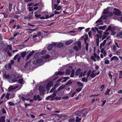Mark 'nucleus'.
I'll use <instances>...</instances> for the list:
<instances>
[{"label":"nucleus","instance_id":"f257e3e1","mask_svg":"<svg viewBox=\"0 0 122 122\" xmlns=\"http://www.w3.org/2000/svg\"><path fill=\"white\" fill-rule=\"evenodd\" d=\"M69 79V77H62L61 78H60L57 81L55 85L54 86L56 88L57 87L61 85L59 82L62 81H61V82L63 83L66 81L67 80Z\"/></svg>","mask_w":122,"mask_h":122},{"label":"nucleus","instance_id":"f03ea898","mask_svg":"<svg viewBox=\"0 0 122 122\" xmlns=\"http://www.w3.org/2000/svg\"><path fill=\"white\" fill-rule=\"evenodd\" d=\"M65 87V85L61 86L56 91V94L58 95H59L62 93L64 91L63 90V89Z\"/></svg>","mask_w":122,"mask_h":122},{"label":"nucleus","instance_id":"7ed1b4c3","mask_svg":"<svg viewBox=\"0 0 122 122\" xmlns=\"http://www.w3.org/2000/svg\"><path fill=\"white\" fill-rule=\"evenodd\" d=\"M15 77H5L6 79H7L10 83H12L16 81V80Z\"/></svg>","mask_w":122,"mask_h":122},{"label":"nucleus","instance_id":"20e7f679","mask_svg":"<svg viewBox=\"0 0 122 122\" xmlns=\"http://www.w3.org/2000/svg\"><path fill=\"white\" fill-rule=\"evenodd\" d=\"M45 87H43L42 86H40L39 87V90L41 95H43L44 93L45 92Z\"/></svg>","mask_w":122,"mask_h":122},{"label":"nucleus","instance_id":"39448f33","mask_svg":"<svg viewBox=\"0 0 122 122\" xmlns=\"http://www.w3.org/2000/svg\"><path fill=\"white\" fill-rule=\"evenodd\" d=\"M114 10L116 11L113 12V13L116 15L119 16L121 14V12L118 9L116 8H114Z\"/></svg>","mask_w":122,"mask_h":122},{"label":"nucleus","instance_id":"423d86ee","mask_svg":"<svg viewBox=\"0 0 122 122\" xmlns=\"http://www.w3.org/2000/svg\"><path fill=\"white\" fill-rule=\"evenodd\" d=\"M56 91H55L52 94L47 97L46 98V100H51V99H50V98H53L55 97L56 95Z\"/></svg>","mask_w":122,"mask_h":122},{"label":"nucleus","instance_id":"0eeeda50","mask_svg":"<svg viewBox=\"0 0 122 122\" xmlns=\"http://www.w3.org/2000/svg\"><path fill=\"white\" fill-rule=\"evenodd\" d=\"M18 87V85H16V86H11L9 87L8 88V91L9 92H10L13 90L14 89H16Z\"/></svg>","mask_w":122,"mask_h":122},{"label":"nucleus","instance_id":"6e6552de","mask_svg":"<svg viewBox=\"0 0 122 122\" xmlns=\"http://www.w3.org/2000/svg\"><path fill=\"white\" fill-rule=\"evenodd\" d=\"M34 100H38L39 101H41L42 100L41 98L40 97L39 95L34 96Z\"/></svg>","mask_w":122,"mask_h":122},{"label":"nucleus","instance_id":"1a4fd4ad","mask_svg":"<svg viewBox=\"0 0 122 122\" xmlns=\"http://www.w3.org/2000/svg\"><path fill=\"white\" fill-rule=\"evenodd\" d=\"M81 69L79 68L77 69L75 72V75L76 76H78L81 73Z\"/></svg>","mask_w":122,"mask_h":122},{"label":"nucleus","instance_id":"9d476101","mask_svg":"<svg viewBox=\"0 0 122 122\" xmlns=\"http://www.w3.org/2000/svg\"><path fill=\"white\" fill-rule=\"evenodd\" d=\"M34 51L32 50L29 54L26 57V61H27L28 60L30 57L34 53Z\"/></svg>","mask_w":122,"mask_h":122},{"label":"nucleus","instance_id":"9b49d317","mask_svg":"<svg viewBox=\"0 0 122 122\" xmlns=\"http://www.w3.org/2000/svg\"><path fill=\"white\" fill-rule=\"evenodd\" d=\"M34 51L32 50L29 54L26 57V61H27L28 60L30 57L34 53Z\"/></svg>","mask_w":122,"mask_h":122},{"label":"nucleus","instance_id":"f8f14e48","mask_svg":"<svg viewBox=\"0 0 122 122\" xmlns=\"http://www.w3.org/2000/svg\"><path fill=\"white\" fill-rule=\"evenodd\" d=\"M34 51L32 50L29 54L26 57V61H27L28 60L30 57L34 53Z\"/></svg>","mask_w":122,"mask_h":122},{"label":"nucleus","instance_id":"ddd939ff","mask_svg":"<svg viewBox=\"0 0 122 122\" xmlns=\"http://www.w3.org/2000/svg\"><path fill=\"white\" fill-rule=\"evenodd\" d=\"M96 71L95 70H93L92 71L91 74L90 76H95L96 75H98L99 73L100 72H99L98 73H96Z\"/></svg>","mask_w":122,"mask_h":122},{"label":"nucleus","instance_id":"4468645a","mask_svg":"<svg viewBox=\"0 0 122 122\" xmlns=\"http://www.w3.org/2000/svg\"><path fill=\"white\" fill-rule=\"evenodd\" d=\"M57 4H55L54 5V8L55 9H56L57 10H59L61 8V6H58Z\"/></svg>","mask_w":122,"mask_h":122},{"label":"nucleus","instance_id":"2eb2a0df","mask_svg":"<svg viewBox=\"0 0 122 122\" xmlns=\"http://www.w3.org/2000/svg\"><path fill=\"white\" fill-rule=\"evenodd\" d=\"M109 8H107L106 9H105L102 12V14H107L109 13V11L108 10Z\"/></svg>","mask_w":122,"mask_h":122},{"label":"nucleus","instance_id":"dca6fc26","mask_svg":"<svg viewBox=\"0 0 122 122\" xmlns=\"http://www.w3.org/2000/svg\"><path fill=\"white\" fill-rule=\"evenodd\" d=\"M53 45L52 44H50L48 45L47 49L48 51H50L53 48Z\"/></svg>","mask_w":122,"mask_h":122},{"label":"nucleus","instance_id":"f3484780","mask_svg":"<svg viewBox=\"0 0 122 122\" xmlns=\"http://www.w3.org/2000/svg\"><path fill=\"white\" fill-rule=\"evenodd\" d=\"M65 72H61V71H59L58 72H56L55 73V75L56 76L58 75H62L64 74Z\"/></svg>","mask_w":122,"mask_h":122},{"label":"nucleus","instance_id":"a211bd4d","mask_svg":"<svg viewBox=\"0 0 122 122\" xmlns=\"http://www.w3.org/2000/svg\"><path fill=\"white\" fill-rule=\"evenodd\" d=\"M111 61H113L116 60L117 61H118L119 58L116 56H114L112 57L111 59Z\"/></svg>","mask_w":122,"mask_h":122},{"label":"nucleus","instance_id":"6ab92c4d","mask_svg":"<svg viewBox=\"0 0 122 122\" xmlns=\"http://www.w3.org/2000/svg\"><path fill=\"white\" fill-rule=\"evenodd\" d=\"M73 40L72 39H71L70 40L66 41L65 43V44L66 45H69L71 44L73 41Z\"/></svg>","mask_w":122,"mask_h":122},{"label":"nucleus","instance_id":"aec40b11","mask_svg":"<svg viewBox=\"0 0 122 122\" xmlns=\"http://www.w3.org/2000/svg\"><path fill=\"white\" fill-rule=\"evenodd\" d=\"M33 12L30 13L28 15V17L29 19H33L34 18L33 17Z\"/></svg>","mask_w":122,"mask_h":122},{"label":"nucleus","instance_id":"412c9836","mask_svg":"<svg viewBox=\"0 0 122 122\" xmlns=\"http://www.w3.org/2000/svg\"><path fill=\"white\" fill-rule=\"evenodd\" d=\"M63 46V44L62 43H59L57 45V47L59 48L62 47Z\"/></svg>","mask_w":122,"mask_h":122},{"label":"nucleus","instance_id":"4be33fe9","mask_svg":"<svg viewBox=\"0 0 122 122\" xmlns=\"http://www.w3.org/2000/svg\"><path fill=\"white\" fill-rule=\"evenodd\" d=\"M5 116H2L1 118H0V122H5Z\"/></svg>","mask_w":122,"mask_h":122},{"label":"nucleus","instance_id":"5701e85b","mask_svg":"<svg viewBox=\"0 0 122 122\" xmlns=\"http://www.w3.org/2000/svg\"><path fill=\"white\" fill-rule=\"evenodd\" d=\"M71 73V70L69 69H66V70L65 74L66 75H69Z\"/></svg>","mask_w":122,"mask_h":122},{"label":"nucleus","instance_id":"b1692460","mask_svg":"<svg viewBox=\"0 0 122 122\" xmlns=\"http://www.w3.org/2000/svg\"><path fill=\"white\" fill-rule=\"evenodd\" d=\"M31 61L29 60L25 64V67H27L28 66L30 65L31 63Z\"/></svg>","mask_w":122,"mask_h":122},{"label":"nucleus","instance_id":"393cba45","mask_svg":"<svg viewBox=\"0 0 122 122\" xmlns=\"http://www.w3.org/2000/svg\"><path fill=\"white\" fill-rule=\"evenodd\" d=\"M38 64L42 63L43 61V59L42 58H38L37 59Z\"/></svg>","mask_w":122,"mask_h":122},{"label":"nucleus","instance_id":"a878e982","mask_svg":"<svg viewBox=\"0 0 122 122\" xmlns=\"http://www.w3.org/2000/svg\"><path fill=\"white\" fill-rule=\"evenodd\" d=\"M87 71H85L83 74V72H81V73L79 75V76H82V75L83 76H84L85 75V74L86 73Z\"/></svg>","mask_w":122,"mask_h":122},{"label":"nucleus","instance_id":"bb28decb","mask_svg":"<svg viewBox=\"0 0 122 122\" xmlns=\"http://www.w3.org/2000/svg\"><path fill=\"white\" fill-rule=\"evenodd\" d=\"M87 77H84L83 78H82V81L84 82H87Z\"/></svg>","mask_w":122,"mask_h":122},{"label":"nucleus","instance_id":"cd10ccee","mask_svg":"<svg viewBox=\"0 0 122 122\" xmlns=\"http://www.w3.org/2000/svg\"><path fill=\"white\" fill-rule=\"evenodd\" d=\"M26 52L24 51L22 52L21 54V56L22 58L24 57L26 55Z\"/></svg>","mask_w":122,"mask_h":122},{"label":"nucleus","instance_id":"c85d7f7f","mask_svg":"<svg viewBox=\"0 0 122 122\" xmlns=\"http://www.w3.org/2000/svg\"><path fill=\"white\" fill-rule=\"evenodd\" d=\"M77 84L78 86H80L83 87V84L82 83L80 82H77Z\"/></svg>","mask_w":122,"mask_h":122},{"label":"nucleus","instance_id":"c756f323","mask_svg":"<svg viewBox=\"0 0 122 122\" xmlns=\"http://www.w3.org/2000/svg\"><path fill=\"white\" fill-rule=\"evenodd\" d=\"M12 5V4L9 3V11H10L11 10Z\"/></svg>","mask_w":122,"mask_h":122},{"label":"nucleus","instance_id":"7c9ffc66","mask_svg":"<svg viewBox=\"0 0 122 122\" xmlns=\"http://www.w3.org/2000/svg\"><path fill=\"white\" fill-rule=\"evenodd\" d=\"M108 17L107 15H103L101 16V18H102L103 20H105L107 19Z\"/></svg>","mask_w":122,"mask_h":122},{"label":"nucleus","instance_id":"2f4dec72","mask_svg":"<svg viewBox=\"0 0 122 122\" xmlns=\"http://www.w3.org/2000/svg\"><path fill=\"white\" fill-rule=\"evenodd\" d=\"M16 81H17V82L20 84H22L23 83V80L22 79H19L18 80H16Z\"/></svg>","mask_w":122,"mask_h":122},{"label":"nucleus","instance_id":"473e14b6","mask_svg":"<svg viewBox=\"0 0 122 122\" xmlns=\"http://www.w3.org/2000/svg\"><path fill=\"white\" fill-rule=\"evenodd\" d=\"M10 95V93H6V95L5 97L7 99V100L9 99V96Z\"/></svg>","mask_w":122,"mask_h":122},{"label":"nucleus","instance_id":"72a5a7b5","mask_svg":"<svg viewBox=\"0 0 122 122\" xmlns=\"http://www.w3.org/2000/svg\"><path fill=\"white\" fill-rule=\"evenodd\" d=\"M96 44L97 46H99V39L98 38H97L96 39Z\"/></svg>","mask_w":122,"mask_h":122},{"label":"nucleus","instance_id":"f704fd0d","mask_svg":"<svg viewBox=\"0 0 122 122\" xmlns=\"http://www.w3.org/2000/svg\"><path fill=\"white\" fill-rule=\"evenodd\" d=\"M106 27V25H104L103 26H100L99 27V28L100 29H102L104 30Z\"/></svg>","mask_w":122,"mask_h":122},{"label":"nucleus","instance_id":"c9c22d12","mask_svg":"<svg viewBox=\"0 0 122 122\" xmlns=\"http://www.w3.org/2000/svg\"><path fill=\"white\" fill-rule=\"evenodd\" d=\"M53 85V82L52 81H50L49 82L47 85V86H49L50 87H51Z\"/></svg>","mask_w":122,"mask_h":122},{"label":"nucleus","instance_id":"e433bc0d","mask_svg":"<svg viewBox=\"0 0 122 122\" xmlns=\"http://www.w3.org/2000/svg\"><path fill=\"white\" fill-rule=\"evenodd\" d=\"M81 120V118H79L78 116L76 117V122H80Z\"/></svg>","mask_w":122,"mask_h":122},{"label":"nucleus","instance_id":"4c0bfd02","mask_svg":"<svg viewBox=\"0 0 122 122\" xmlns=\"http://www.w3.org/2000/svg\"><path fill=\"white\" fill-rule=\"evenodd\" d=\"M75 71L74 69H72L71 71V75L70 76H74Z\"/></svg>","mask_w":122,"mask_h":122},{"label":"nucleus","instance_id":"58836bf2","mask_svg":"<svg viewBox=\"0 0 122 122\" xmlns=\"http://www.w3.org/2000/svg\"><path fill=\"white\" fill-rule=\"evenodd\" d=\"M2 14L4 15V17L7 18L8 17V15L5 12H3Z\"/></svg>","mask_w":122,"mask_h":122},{"label":"nucleus","instance_id":"ea45409f","mask_svg":"<svg viewBox=\"0 0 122 122\" xmlns=\"http://www.w3.org/2000/svg\"><path fill=\"white\" fill-rule=\"evenodd\" d=\"M112 28V26L110 25L107 28L105 31L106 32L107 31L109 30H111Z\"/></svg>","mask_w":122,"mask_h":122},{"label":"nucleus","instance_id":"a19ab883","mask_svg":"<svg viewBox=\"0 0 122 122\" xmlns=\"http://www.w3.org/2000/svg\"><path fill=\"white\" fill-rule=\"evenodd\" d=\"M73 48L76 51H78V47L76 46H75L73 47Z\"/></svg>","mask_w":122,"mask_h":122},{"label":"nucleus","instance_id":"79ce46f5","mask_svg":"<svg viewBox=\"0 0 122 122\" xmlns=\"http://www.w3.org/2000/svg\"><path fill=\"white\" fill-rule=\"evenodd\" d=\"M110 92V90L107 89L105 93V94L106 95H108L109 94V93Z\"/></svg>","mask_w":122,"mask_h":122},{"label":"nucleus","instance_id":"37998d69","mask_svg":"<svg viewBox=\"0 0 122 122\" xmlns=\"http://www.w3.org/2000/svg\"><path fill=\"white\" fill-rule=\"evenodd\" d=\"M56 87H55V86H54V87L53 88L50 90V92L51 93H52L56 89Z\"/></svg>","mask_w":122,"mask_h":122},{"label":"nucleus","instance_id":"c03bdc74","mask_svg":"<svg viewBox=\"0 0 122 122\" xmlns=\"http://www.w3.org/2000/svg\"><path fill=\"white\" fill-rule=\"evenodd\" d=\"M19 54H17L14 57L13 59L14 60H16L18 56H19Z\"/></svg>","mask_w":122,"mask_h":122},{"label":"nucleus","instance_id":"a18cd8bd","mask_svg":"<svg viewBox=\"0 0 122 122\" xmlns=\"http://www.w3.org/2000/svg\"><path fill=\"white\" fill-rule=\"evenodd\" d=\"M77 45L79 46V48L81 49V43L80 41H78L77 43Z\"/></svg>","mask_w":122,"mask_h":122},{"label":"nucleus","instance_id":"49530a36","mask_svg":"<svg viewBox=\"0 0 122 122\" xmlns=\"http://www.w3.org/2000/svg\"><path fill=\"white\" fill-rule=\"evenodd\" d=\"M38 37V38H39V36L38 35H35L34 36H33L32 37L33 38V39L35 40V41L36 40V38H35L36 37Z\"/></svg>","mask_w":122,"mask_h":122},{"label":"nucleus","instance_id":"de8ad7c7","mask_svg":"<svg viewBox=\"0 0 122 122\" xmlns=\"http://www.w3.org/2000/svg\"><path fill=\"white\" fill-rule=\"evenodd\" d=\"M122 35V32H120L118 33L117 35L116 36L117 37L120 36Z\"/></svg>","mask_w":122,"mask_h":122},{"label":"nucleus","instance_id":"09e8293b","mask_svg":"<svg viewBox=\"0 0 122 122\" xmlns=\"http://www.w3.org/2000/svg\"><path fill=\"white\" fill-rule=\"evenodd\" d=\"M110 63L109 61L108 60H106L104 61V63L106 64H108Z\"/></svg>","mask_w":122,"mask_h":122},{"label":"nucleus","instance_id":"8fccbe9b","mask_svg":"<svg viewBox=\"0 0 122 122\" xmlns=\"http://www.w3.org/2000/svg\"><path fill=\"white\" fill-rule=\"evenodd\" d=\"M96 36L97 37V38H102V35H99L98 34H97L96 35Z\"/></svg>","mask_w":122,"mask_h":122},{"label":"nucleus","instance_id":"3c124183","mask_svg":"<svg viewBox=\"0 0 122 122\" xmlns=\"http://www.w3.org/2000/svg\"><path fill=\"white\" fill-rule=\"evenodd\" d=\"M8 104L10 106L15 105L14 103L12 102H8Z\"/></svg>","mask_w":122,"mask_h":122},{"label":"nucleus","instance_id":"603ef678","mask_svg":"<svg viewBox=\"0 0 122 122\" xmlns=\"http://www.w3.org/2000/svg\"><path fill=\"white\" fill-rule=\"evenodd\" d=\"M50 57V55H45L44 57L43 58L45 59H48Z\"/></svg>","mask_w":122,"mask_h":122},{"label":"nucleus","instance_id":"864d4df0","mask_svg":"<svg viewBox=\"0 0 122 122\" xmlns=\"http://www.w3.org/2000/svg\"><path fill=\"white\" fill-rule=\"evenodd\" d=\"M81 89L82 88H78L76 90V91L77 92H79L81 90Z\"/></svg>","mask_w":122,"mask_h":122},{"label":"nucleus","instance_id":"5fc2aeb1","mask_svg":"<svg viewBox=\"0 0 122 122\" xmlns=\"http://www.w3.org/2000/svg\"><path fill=\"white\" fill-rule=\"evenodd\" d=\"M46 52V51L45 50H44L42 51L41 52V55H44L45 54Z\"/></svg>","mask_w":122,"mask_h":122},{"label":"nucleus","instance_id":"6e6d98bb","mask_svg":"<svg viewBox=\"0 0 122 122\" xmlns=\"http://www.w3.org/2000/svg\"><path fill=\"white\" fill-rule=\"evenodd\" d=\"M85 43L86 44V46H85L86 50V51H87L88 50V44L87 43Z\"/></svg>","mask_w":122,"mask_h":122},{"label":"nucleus","instance_id":"4d7b16f0","mask_svg":"<svg viewBox=\"0 0 122 122\" xmlns=\"http://www.w3.org/2000/svg\"><path fill=\"white\" fill-rule=\"evenodd\" d=\"M41 16V15L39 14H36L35 15V16L36 18H39L40 19V16Z\"/></svg>","mask_w":122,"mask_h":122},{"label":"nucleus","instance_id":"13d9d810","mask_svg":"<svg viewBox=\"0 0 122 122\" xmlns=\"http://www.w3.org/2000/svg\"><path fill=\"white\" fill-rule=\"evenodd\" d=\"M75 121V119L71 118L69 120V122H74Z\"/></svg>","mask_w":122,"mask_h":122},{"label":"nucleus","instance_id":"bf43d9fd","mask_svg":"<svg viewBox=\"0 0 122 122\" xmlns=\"http://www.w3.org/2000/svg\"><path fill=\"white\" fill-rule=\"evenodd\" d=\"M91 72V70H89L87 73V76H90Z\"/></svg>","mask_w":122,"mask_h":122},{"label":"nucleus","instance_id":"052dcab7","mask_svg":"<svg viewBox=\"0 0 122 122\" xmlns=\"http://www.w3.org/2000/svg\"><path fill=\"white\" fill-rule=\"evenodd\" d=\"M54 14L55 15L56 14H59L61 12H60L59 11H57L56 10H55L54 11Z\"/></svg>","mask_w":122,"mask_h":122},{"label":"nucleus","instance_id":"680f3d73","mask_svg":"<svg viewBox=\"0 0 122 122\" xmlns=\"http://www.w3.org/2000/svg\"><path fill=\"white\" fill-rule=\"evenodd\" d=\"M71 83L72 82L71 81H69L65 85H67L71 84Z\"/></svg>","mask_w":122,"mask_h":122},{"label":"nucleus","instance_id":"e2e57ef3","mask_svg":"<svg viewBox=\"0 0 122 122\" xmlns=\"http://www.w3.org/2000/svg\"><path fill=\"white\" fill-rule=\"evenodd\" d=\"M15 96V94L14 93H12L11 95L10 94V98H13Z\"/></svg>","mask_w":122,"mask_h":122},{"label":"nucleus","instance_id":"0e129e2a","mask_svg":"<svg viewBox=\"0 0 122 122\" xmlns=\"http://www.w3.org/2000/svg\"><path fill=\"white\" fill-rule=\"evenodd\" d=\"M101 18H100L99 19H98L96 22V23H97L98 22H101L102 21Z\"/></svg>","mask_w":122,"mask_h":122},{"label":"nucleus","instance_id":"69168bd1","mask_svg":"<svg viewBox=\"0 0 122 122\" xmlns=\"http://www.w3.org/2000/svg\"><path fill=\"white\" fill-rule=\"evenodd\" d=\"M94 57L95 58H96L97 57H100L98 55H97V54L95 52H94Z\"/></svg>","mask_w":122,"mask_h":122},{"label":"nucleus","instance_id":"338daca9","mask_svg":"<svg viewBox=\"0 0 122 122\" xmlns=\"http://www.w3.org/2000/svg\"><path fill=\"white\" fill-rule=\"evenodd\" d=\"M21 98L24 101L25 100H29L28 99H27L26 98H25L23 97H21Z\"/></svg>","mask_w":122,"mask_h":122},{"label":"nucleus","instance_id":"774afa93","mask_svg":"<svg viewBox=\"0 0 122 122\" xmlns=\"http://www.w3.org/2000/svg\"><path fill=\"white\" fill-rule=\"evenodd\" d=\"M2 113L3 114H5L6 113V110L4 108H3L2 109Z\"/></svg>","mask_w":122,"mask_h":122}]
</instances>
